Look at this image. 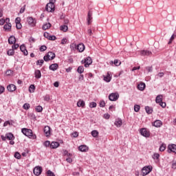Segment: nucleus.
Wrapping results in <instances>:
<instances>
[{
    "instance_id": "f257e3e1",
    "label": "nucleus",
    "mask_w": 176,
    "mask_h": 176,
    "mask_svg": "<svg viewBox=\"0 0 176 176\" xmlns=\"http://www.w3.org/2000/svg\"><path fill=\"white\" fill-rule=\"evenodd\" d=\"M21 132L24 135L28 137V138H30V140H36V135L34 134L32 132V130L28 129L27 128H23L21 129Z\"/></svg>"
},
{
    "instance_id": "f03ea898",
    "label": "nucleus",
    "mask_w": 176,
    "mask_h": 176,
    "mask_svg": "<svg viewBox=\"0 0 176 176\" xmlns=\"http://www.w3.org/2000/svg\"><path fill=\"white\" fill-rule=\"evenodd\" d=\"M152 170H153V167H152V166L151 165L143 167L142 169V176L148 175V174L152 172Z\"/></svg>"
},
{
    "instance_id": "7ed1b4c3",
    "label": "nucleus",
    "mask_w": 176,
    "mask_h": 176,
    "mask_svg": "<svg viewBox=\"0 0 176 176\" xmlns=\"http://www.w3.org/2000/svg\"><path fill=\"white\" fill-rule=\"evenodd\" d=\"M92 63L93 60L91 59V58H90V56H88L81 60V64H84V67H85V68H88V67H90Z\"/></svg>"
},
{
    "instance_id": "20e7f679",
    "label": "nucleus",
    "mask_w": 176,
    "mask_h": 176,
    "mask_svg": "<svg viewBox=\"0 0 176 176\" xmlns=\"http://www.w3.org/2000/svg\"><path fill=\"white\" fill-rule=\"evenodd\" d=\"M157 104H160L162 108H166V102H163V95H158L155 98Z\"/></svg>"
},
{
    "instance_id": "39448f33",
    "label": "nucleus",
    "mask_w": 176,
    "mask_h": 176,
    "mask_svg": "<svg viewBox=\"0 0 176 176\" xmlns=\"http://www.w3.org/2000/svg\"><path fill=\"white\" fill-rule=\"evenodd\" d=\"M56 58V54L54 52H50L43 57V59L45 61H50V60H54Z\"/></svg>"
},
{
    "instance_id": "423d86ee",
    "label": "nucleus",
    "mask_w": 176,
    "mask_h": 176,
    "mask_svg": "<svg viewBox=\"0 0 176 176\" xmlns=\"http://www.w3.org/2000/svg\"><path fill=\"white\" fill-rule=\"evenodd\" d=\"M119 99V94L118 92L111 93L109 95V100L110 101H117Z\"/></svg>"
},
{
    "instance_id": "0eeeda50",
    "label": "nucleus",
    "mask_w": 176,
    "mask_h": 176,
    "mask_svg": "<svg viewBox=\"0 0 176 176\" xmlns=\"http://www.w3.org/2000/svg\"><path fill=\"white\" fill-rule=\"evenodd\" d=\"M27 21L30 27H35L36 25V19L32 18V16L28 17Z\"/></svg>"
},
{
    "instance_id": "6e6552de",
    "label": "nucleus",
    "mask_w": 176,
    "mask_h": 176,
    "mask_svg": "<svg viewBox=\"0 0 176 176\" xmlns=\"http://www.w3.org/2000/svg\"><path fill=\"white\" fill-rule=\"evenodd\" d=\"M42 170H43L42 167L36 166L33 170L34 175L36 176H39L42 173Z\"/></svg>"
},
{
    "instance_id": "1a4fd4ad",
    "label": "nucleus",
    "mask_w": 176,
    "mask_h": 176,
    "mask_svg": "<svg viewBox=\"0 0 176 176\" xmlns=\"http://www.w3.org/2000/svg\"><path fill=\"white\" fill-rule=\"evenodd\" d=\"M55 8L56 6H54V4L48 3L46 5L45 10H47V12H54Z\"/></svg>"
},
{
    "instance_id": "9d476101",
    "label": "nucleus",
    "mask_w": 176,
    "mask_h": 176,
    "mask_svg": "<svg viewBox=\"0 0 176 176\" xmlns=\"http://www.w3.org/2000/svg\"><path fill=\"white\" fill-rule=\"evenodd\" d=\"M168 153H171V152H173L176 154V144H169L168 146Z\"/></svg>"
},
{
    "instance_id": "9b49d317",
    "label": "nucleus",
    "mask_w": 176,
    "mask_h": 176,
    "mask_svg": "<svg viewBox=\"0 0 176 176\" xmlns=\"http://www.w3.org/2000/svg\"><path fill=\"white\" fill-rule=\"evenodd\" d=\"M140 134L143 135V137H149L151 135L149 134V131H146V129L142 128L140 129Z\"/></svg>"
},
{
    "instance_id": "f8f14e48",
    "label": "nucleus",
    "mask_w": 176,
    "mask_h": 176,
    "mask_svg": "<svg viewBox=\"0 0 176 176\" xmlns=\"http://www.w3.org/2000/svg\"><path fill=\"white\" fill-rule=\"evenodd\" d=\"M16 89L17 87H16V85L13 84H10L9 85L7 86V89L10 93H13V91H16Z\"/></svg>"
},
{
    "instance_id": "ddd939ff",
    "label": "nucleus",
    "mask_w": 176,
    "mask_h": 176,
    "mask_svg": "<svg viewBox=\"0 0 176 176\" xmlns=\"http://www.w3.org/2000/svg\"><path fill=\"white\" fill-rule=\"evenodd\" d=\"M78 150L80 152H87L89 151V146L83 144L78 146Z\"/></svg>"
},
{
    "instance_id": "4468645a",
    "label": "nucleus",
    "mask_w": 176,
    "mask_h": 176,
    "mask_svg": "<svg viewBox=\"0 0 176 176\" xmlns=\"http://www.w3.org/2000/svg\"><path fill=\"white\" fill-rule=\"evenodd\" d=\"M44 133L45 137H50V126H46L44 128Z\"/></svg>"
},
{
    "instance_id": "2eb2a0df",
    "label": "nucleus",
    "mask_w": 176,
    "mask_h": 176,
    "mask_svg": "<svg viewBox=\"0 0 176 176\" xmlns=\"http://www.w3.org/2000/svg\"><path fill=\"white\" fill-rule=\"evenodd\" d=\"M145 87H146L145 82H140L139 85H138V89L140 91H144V90H145Z\"/></svg>"
},
{
    "instance_id": "dca6fc26",
    "label": "nucleus",
    "mask_w": 176,
    "mask_h": 176,
    "mask_svg": "<svg viewBox=\"0 0 176 176\" xmlns=\"http://www.w3.org/2000/svg\"><path fill=\"white\" fill-rule=\"evenodd\" d=\"M58 146H60V143H58V142H52L50 144L51 149H56V148H58Z\"/></svg>"
},
{
    "instance_id": "f3484780",
    "label": "nucleus",
    "mask_w": 176,
    "mask_h": 176,
    "mask_svg": "<svg viewBox=\"0 0 176 176\" xmlns=\"http://www.w3.org/2000/svg\"><path fill=\"white\" fill-rule=\"evenodd\" d=\"M111 79H112V76H111L110 72H107V76H104V82H111Z\"/></svg>"
},
{
    "instance_id": "a211bd4d",
    "label": "nucleus",
    "mask_w": 176,
    "mask_h": 176,
    "mask_svg": "<svg viewBox=\"0 0 176 176\" xmlns=\"http://www.w3.org/2000/svg\"><path fill=\"white\" fill-rule=\"evenodd\" d=\"M92 16H93V13H91V12L89 11L88 12L87 19V23L89 25V24H91V20H93Z\"/></svg>"
},
{
    "instance_id": "6ab92c4d",
    "label": "nucleus",
    "mask_w": 176,
    "mask_h": 176,
    "mask_svg": "<svg viewBox=\"0 0 176 176\" xmlns=\"http://www.w3.org/2000/svg\"><path fill=\"white\" fill-rule=\"evenodd\" d=\"M153 126H154V127H162V126H163V122L159 120H157L153 122Z\"/></svg>"
},
{
    "instance_id": "aec40b11",
    "label": "nucleus",
    "mask_w": 176,
    "mask_h": 176,
    "mask_svg": "<svg viewBox=\"0 0 176 176\" xmlns=\"http://www.w3.org/2000/svg\"><path fill=\"white\" fill-rule=\"evenodd\" d=\"M20 50L23 53L24 56H28V51H27V49H25V45H21L20 46Z\"/></svg>"
},
{
    "instance_id": "412c9836",
    "label": "nucleus",
    "mask_w": 176,
    "mask_h": 176,
    "mask_svg": "<svg viewBox=\"0 0 176 176\" xmlns=\"http://www.w3.org/2000/svg\"><path fill=\"white\" fill-rule=\"evenodd\" d=\"M77 50L80 53H82V52L85 51V44L83 43H80L77 45Z\"/></svg>"
},
{
    "instance_id": "4be33fe9",
    "label": "nucleus",
    "mask_w": 176,
    "mask_h": 176,
    "mask_svg": "<svg viewBox=\"0 0 176 176\" xmlns=\"http://www.w3.org/2000/svg\"><path fill=\"white\" fill-rule=\"evenodd\" d=\"M50 69L51 71H57L58 69V64L57 63H54L50 65Z\"/></svg>"
},
{
    "instance_id": "5701e85b",
    "label": "nucleus",
    "mask_w": 176,
    "mask_h": 176,
    "mask_svg": "<svg viewBox=\"0 0 176 176\" xmlns=\"http://www.w3.org/2000/svg\"><path fill=\"white\" fill-rule=\"evenodd\" d=\"M85 105H86V103L83 100H79L77 102V107H78V108H84Z\"/></svg>"
},
{
    "instance_id": "b1692460",
    "label": "nucleus",
    "mask_w": 176,
    "mask_h": 176,
    "mask_svg": "<svg viewBox=\"0 0 176 176\" xmlns=\"http://www.w3.org/2000/svg\"><path fill=\"white\" fill-rule=\"evenodd\" d=\"M8 43L10 45H14V43H16V37H14V36H10L8 38Z\"/></svg>"
},
{
    "instance_id": "393cba45",
    "label": "nucleus",
    "mask_w": 176,
    "mask_h": 176,
    "mask_svg": "<svg viewBox=\"0 0 176 176\" xmlns=\"http://www.w3.org/2000/svg\"><path fill=\"white\" fill-rule=\"evenodd\" d=\"M151 54H152V52L151 51H148V50L140 51L141 56H151Z\"/></svg>"
},
{
    "instance_id": "a878e982",
    "label": "nucleus",
    "mask_w": 176,
    "mask_h": 176,
    "mask_svg": "<svg viewBox=\"0 0 176 176\" xmlns=\"http://www.w3.org/2000/svg\"><path fill=\"white\" fill-rule=\"evenodd\" d=\"M114 124H115V126H116V127H121L122 124V119H120V118L117 119L116 120Z\"/></svg>"
},
{
    "instance_id": "bb28decb",
    "label": "nucleus",
    "mask_w": 176,
    "mask_h": 176,
    "mask_svg": "<svg viewBox=\"0 0 176 176\" xmlns=\"http://www.w3.org/2000/svg\"><path fill=\"white\" fill-rule=\"evenodd\" d=\"M5 31L9 32L12 29V23H6L3 26Z\"/></svg>"
},
{
    "instance_id": "cd10ccee",
    "label": "nucleus",
    "mask_w": 176,
    "mask_h": 176,
    "mask_svg": "<svg viewBox=\"0 0 176 176\" xmlns=\"http://www.w3.org/2000/svg\"><path fill=\"white\" fill-rule=\"evenodd\" d=\"M35 78L36 79H41L42 76V74L41 73V70H36L34 72Z\"/></svg>"
},
{
    "instance_id": "c85d7f7f",
    "label": "nucleus",
    "mask_w": 176,
    "mask_h": 176,
    "mask_svg": "<svg viewBox=\"0 0 176 176\" xmlns=\"http://www.w3.org/2000/svg\"><path fill=\"white\" fill-rule=\"evenodd\" d=\"M6 136L7 140H9V141L14 140V135H13L12 133L6 134Z\"/></svg>"
},
{
    "instance_id": "c756f323",
    "label": "nucleus",
    "mask_w": 176,
    "mask_h": 176,
    "mask_svg": "<svg viewBox=\"0 0 176 176\" xmlns=\"http://www.w3.org/2000/svg\"><path fill=\"white\" fill-rule=\"evenodd\" d=\"M145 111L148 115H151V113L153 112V109L151 107H149V106L145 107Z\"/></svg>"
},
{
    "instance_id": "7c9ffc66",
    "label": "nucleus",
    "mask_w": 176,
    "mask_h": 176,
    "mask_svg": "<svg viewBox=\"0 0 176 176\" xmlns=\"http://www.w3.org/2000/svg\"><path fill=\"white\" fill-rule=\"evenodd\" d=\"M78 74H82L85 72V67L83 66H79L77 69Z\"/></svg>"
},
{
    "instance_id": "2f4dec72",
    "label": "nucleus",
    "mask_w": 176,
    "mask_h": 176,
    "mask_svg": "<svg viewBox=\"0 0 176 176\" xmlns=\"http://www.w3.org/2000/svg\"><path fill=\"white\" fill-rule=\"evenodd\" d=\"M60 30L63 32H67L68 31V26L67 25H63L60 27Z\"/></svg>"
},
{
    "instance_id": "473e14b6",
    "label": "nucleus",
    "mask_w": 176,
    "mask_h": 176,
    "mask_svg": "<svg viewBox=\"0 0 176 176\" xmlns=\"http://www.w3.org/2000/svg\"><path fill=\"white\" fill-rule=\"evenodd\" d=\"M50 27H52V24H50V23H45L43 25V30H44L45 31V30H49V28H50Z\"/></svg>"
},
{
    "instance_id": "72a5a7b5",
    "label": "nucleus",
    "mask_w": 176,
    "mask_h": 176,
    "mask_svg": "<svg viewBox=\"0 0 176 176\" xmlns=\"http://www.w3.org/2000/svg\"><path fill=\"white\" fill-rule=\"evenodd\" d=\"M152 157L154 160H159V157H160V154L157 153H154Z\"/></svg>"
},
{
    "instance_id": "f704fd0d",
    "label": "nucleus",
    "mask_w": 176,
    "mask_h": 176,
    "mask_svg": "<svg viewBox=\"0 0 176 176\" xmlns=\"http://www.w3.org/2000/svg\"><path fill=\"white\" fill-rule=\"evenodd\" d=\"M91 134L92 137L96 138L98 137V131L94 130L91 131Z\"/></svg>"
},
{
    "instance_id": "c9c22d12",
    "label": "nucleus",
    "mask_w": 176,
    "mask_h": 176,
    "mask_svg": "<svg viewBox=\"0 0 176 176\" xmlns=\"http://www.w3.org/2000/svg\"><path fill=\"white\" fill-rule=\"evenodd\" d=\"M111 64H114L116 67H119V65H120V61H119L117 59H115L114 61H111Z\"/></svg>"
},
{
    "instance_id": "e433bc0d",
    "label": "nucleus",
    "mask_w": 176,
    "mask_h": 176,
    "mask_svg": "<svg viewBox=\"0 0 176 176\" xmlns=\"http://www.w3.org/2000/svg\"><path fill=\"white\" fill-rule=\"evenodd\" d=\"M176 35L175 34H173L171 36V37L169 39V41L168 43V45H171V43H173V41H174V39H175Z\"/></svg>"
},
{
    "instance_id": "4c0bfd02",
    "label": "nucleus",
    "mask_w": 176,
    "mask_h": 176,
    "mask_svg": "<svg viewBox=\"0 0 176 176\" xmlns=\"http://www.w3.org/2000/svg\"><path fill=\"white\" fill-rule=\"evenodd\" d=\"M30 93H34L35 91V85H31L29 87Z\"/></svg>"
},
{
    "instance_id": "58836bf2",
    "label": "nucleus",
    "mask_w": 176,
    "mask_h": 176,
    "mask_svg": "<svg viewBox=\"0 0 176 176\" xmlns=\"http://www.w3.org/2000/svg\"><path fill=\"white\" fill-rule=\"evenodd\" d=\"M163 76H164V73L163 72H159L156 76L155 78L157 79H159V78H163Z\"/></svg>"
},
{
    "instance_id": "ea45409f",
    "label": "nucleus",
    "mask_w": 176,
    "mask_h": 176,
    "mask_svg": "<svg viewBox=\"0 0 176 176\" xmlns=\"http://www.w3.org/2000/svg\"><path fill=\"white\" fill-rule=\"evenodd\" d=\"M164 151H166V144H162L160 146V152H164Z\"/></svg>"
},
{
    "instance_id": "a19ab883",
    "label": "nucleus",
    "mask_w": 176,
    "mask_h": 176,
    "mask_svg": "<svg viewBox=\"0 0 176 176\" xmlns=\"http://www.w3.org/2000/svg\"><path fill=\"white\" fill-rule=\"evenodd\" d=\"M141 107L138 104H135L134 106V111L135 112H140V109Z\"/></svg>"
},
{
    "instance_id": "79ce46f5",
    "label": "nucleus",
    "mask_w": 176,
    "mask_h": 176,
    "mask_svg": "<svg viewBox=\"0 0 176 176\" xmlns=\"http://www.w3.org/2000/svg\"><path fill=\"white\" fill-rule=\"evenodd\" d=\"M7 54L8 56H13L14 54V50H9L8 52H7Z\"/></svg>"
},
{
    "instance_id": "37998d69",
    "label": "nucleus",
    "mask_w": 176,
    "mask_h": 176,
    "mask_svg": "<svg viewBox=\"0 0 176 176\" xmlns=\"http://www.w3.org/2000/svg\"><path fill=\"white\" fill-rule=\"evenodd\" d=\"M14 156V157H15L16 159H18V160L21 159V155L19 154V152H16Z\"/></svg>"
},
{
    "instance_id": "c03bdc74",
    "label": "nucleus",
    "mask_w": 176,
    "mask_h": 176,
    "mask_svg": "<svg viewBox=\"0 0 176 176\" xmlns=\"http://www.w3.org/2000/svg\"><path fill=\"white\" fill-rule=\"evenodd\" d=\"M96 107H97V103H96V102H91L89 103L90 108H96Z\"/></svg>"
},
{
    "instance_id": "a18cd8bd",
    "label": "nucleus",
    "mask_w": 176,
    "mask_h": 176,
    "mask_svg": "<svg viewBox=\"0 0 176 176\" xmlns=\"http://www.w3.org/2000/svg\"><path fill=\"white\" fill-rule=\"evenodd\" d=\"M36 112H42V111H43V108L42 107V106H37L36 107Z\"/></svg>"
},
{
    "instance_id": "49530a36",
    "label": "nucleus",
    "mask_w": 176,
    "mask_h": 176,
    "mask_svg": "<svg viewBox=\"0 0 176 176\" xmlns=\"http://www.w3.org/2000/svg\"><path fill=\"white\" fill-rule=\"evenodd\" d=\"M30 105L28 103H25L23 106V109H30Z\"/></svg>"
},
{
    "instance_id": "de8ad7c7",
    "label": "nucleus",
    "mask_w": 176,
    "mask_h": 176,
    "mask_svg": "<svg viewBox=\"0 0 176 176\" xmlns=\"http://www.w3.org/2000/svg\"><path fill=\"white\" fill-rule=\"evenodd\" d=\"M50 141L47 140L43 143L44 146H45V148H47L48 146H50Z\"/></svg>"
},
{
    "instance_id": "09e8293b",
    "label": "nucleus",
    "mask_w": 176,
    "mask_h": 176,
    "mask_svg": "<svg viewBox=\"0 0 176 176\" xmlns=\"http://www.w3.org/2000/svg\"><path fill=\"white\" fill-rule=\"evenodd\" d=\"M147 72H152L153 71V67L152 66H148L146 67Z\"/></svg>"
},
{
    "instance_id": "8fccbe9b",
    "label": "nucleus",
    "mask_w": 176,
    "mask_h": 176,
    "mask_svg": "<svg viewBox=\"0 0 176 176\" xmlns=\"http://www.w3.org/2000/svg\"><path fill=\"white\" fill-rule=\"evenodd\" d=\"M47 49V47H46L45 45H42L39 50L40 52H45L46 50Z\"/></svg>"
},
{
    "instance_id": "3c124183",
    "label": "nucleus",
    "mask_w": 176,
    "mask_h": 176,
    "mask_svg": "<svg viewBox=\"0 0 176 176\" xmlns=\"http://www.w3.org/2000/svg\"><path fill=\"white\" fill-rule=\"evenodd\" d=\"M43 63H45V61L43 59L38 60H37L36 65H43Z\"/></svg>"
},
{
    "instance_id": "603ef678",
    "label": "nucleus",
    "mask_w": 176,
    "mask_h": 176,
    "mask_svg": "<svg viewBox=\"0 0 176 176\" xmlns=\"http://www.w3.org/2000/svg\"><path fill=\"white\" fill-rule=\"evenodd\" d=\"M44 101H50V96L46 95L44 96Z\"/></svg>"
},
{
    "instance_id": "864d4df0",
    "label": "nucleus",
    "mask_w": 176,
    "mask_h": 176,
    "mask_svg": "<svg viewBox=\"0 0 176 176\" xmlns=\"http://www.w3.org/2000/svg\"><path fill=\"white\" fill-rule=\"evenodd\" d=\"M48 39H49V41H56V39H57V38L56 37V36L50 35V38Z\"/></svg>"
},
{
    "instance_id": "5fc2aeb1",
    "label": "nucleus",
    "mask_w": 176,
    "mask_h": 176,
    "mask_svg": "<svg viewBox=\"0 0 176 176\" xmlns=\"http://www.w3.org/2000/svg\"><path fill=\"white\" fill-rule=\"evenodd\" d=\"M100 107L101 108H104V107H105V101H104V100L100 101Z\"/></svg>"
},
{
    "instance_id": "6e6d98bb",
    "label": "nucleus",
    "mask_w": 176,
    "mask_h": 176,
    "mask_svg": "<svg viewBox=\"0 0 176 176\" xmlns=\"http://www.w3.org/2000/svg\"><path fill=\"white\" fill-rule=\"evenodd\" d=\"M19 44L14 43V45L12 47V50H16V49H19Z\"/></svg>"
},
{
    "instance_id": "4d7b16f0",
    "label": "nucleus",
    "mask_w": 176,
    "mask_h": 176,
    "mask_svg": "<svg viewBox=\"0 0 176 176\" xmlns=\"http://www.w3.org/2000/svg\"><path fill=\"white\" fill-rule=\"evenodd\" d=\"M5 91V87L2 85H0V94H2Z\"/></svg>"
},
{
    "instance_id": "13d9d810",
    "label": "nucleus",
    "mask_w": 176,
    "mask_h": 176,
    "mask_svg": "<svg viewBox=\"0 0 176 176\" xmlns=\"http://www.w3.org/2000/svg\"><path fill=\"white\" fill-rule=\"evenodd\" d=\"M47 174V176H55L54 173L51 170H48Z\"/></svg>"
},
{
    "instance_id": "bf43d9fd",
    "label": "nucleus",
    "mask_w": 176,
    "mask_h": 176,
    "mask_svg": "<svg viewBox=\"0 0 176 176\" xmlns=\"http://www.w3.org/2000/svg\"><path fill=\"white\" fill-rule=\"evenodd\" d=\"M21 21V19L20 17L16 18V19H15L16 24L20 23Z\"/></svg>"
},
{
    "instance_id": "052dcab7",
    "label": "nucleus",
    "mask_w": 176,
    "mask_h": 176,
    "mask_svg": "<svg viewBox=\"0 0 176 176\" xmlns=\"http://www.w3.org/2000/svg\"><path fill=\"white\" fill-rule=\"evenodd\" d=\"M16 27L17 30H21V27H22L21 23H16Z\"/></svg>"
},
{
    "instance_id": "680f3d73",
    "label": "nucleus",
    "mask_w": 176,
    "mask_h": 176,
    "mask_svg": "<svg viewBox=\"0 0 176 176\" xmlns=\"http://www.w3.org/2000/svg\"><path fill=\"white\" fill-rule=\"evenodd\" d=\"M44 36L45 38H46L47 39H49V38L50 37V34L48 32H45L44 33Z\"/></svg>"
},
{
    "instance_id": "e2e57ef3",
    "label": "nucleus",
    "mask_w": 176,
    "mask_h": 176,
    "mask_svg": "<svg viewBox=\"0 0 176 176\" xmlns=\"http://www.w3.org/2000/svg\"><path fill=\"white\" fill-rule=\"evenodd\" d=\"M172 168H173V170H176V162H173L172 163Z\"/></svg>"
},
{
    "instance_id": "0e129e2a",
    "label": "nucleus",
    "mask_w": 176,
    "mask_h": 176,
    "mask_svg": "<svg viewBox=\"0 0 176 176\" xmlns=\"http://www.w3.org/2000/svg\"><path fill=\"white\" fill-rule=\"evenodd\" d=\"M109 118H111V116L109 113H105L104 115V119H109Z\"/></svg>"
},
{
    "instance_id": "69168bd1",
    "label": "nucleus",
    "mask_w": 176,
    "mask_h": 176,
    "mask_svg": "<svg viewBox=\"0 0 176 176\" xmlns=\"http://www.w3.org/2000/svg\"><path fill=\"white\" fill-rule=\"evenodd\" d=\"M6 21L3 19H0V25H3L5 24Z\"/></svg>"
},
{
    "instance_id": "338daca9",
    "label": "nucleus",
    "mask_w": 176,
    "mask_h": 176,
    "mask_svg": "<svg viewBox=\"0 0 176 176\" xmlns=\"http://www.w3.org/2000/svg\"><path fill=\"white\" fill-rule=\"evenodd\" d=\"M78 79H79V80H83L85 79V76H83V74H80L78 76Z\"/></svg>"
},
{
    "instance_id": "774afa93",
    "label": "nucleus",
    "mask_w": 176,
    "mask_h": 176,
    "mask_svg": "<svg viewBox=\"0 0 176 176\" xmlns=\"http://www.w3.org/2000/svg\"><path fill=\"white\" fill-rule=\"evenodd\" d=\"M67 43V38H63L61 40V45H65Z\"/></svg>"
}]
</instances>
